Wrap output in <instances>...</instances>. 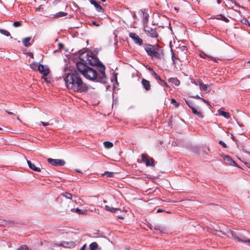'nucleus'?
Listing matches in <instances>:
<instances>
[{
	"label": "nucleus",
	"instance_id": "obj_40",
	"mask_svg": "<svg viewBox=\"0 0 250 250\" xmlns=\"http://www.w3.org/2000/svg\"><path fill=\"white\" fill-rule=\"evenodd\" d=\"M173 105H174L175 107L179 106V104L174 99H173Z\"/></svg>",
	"mask_w": 250,
	"mask_h": 250
},
{
	"label": "nucleus",
	"instance_id": "obj_1",
	"mask_svg": "<svg viewBox=\"0 0 250 250\" xmlns=\"http://www.w3.org/2000/svg\"><path fill=\"white\" fill-rule=\"evenodd\" d=\"M63 77L68 89L79 92H86L87 90V85L83 83L76 71L70 72L69 70H65Z\"/></svg>",
	"mask_w": 250,
	"mask_h": 250
},
{
	"label": "nucleus",
	"instance_id": "obj_6",
	"mask_svg": "<svg viewBox=\"0 0 250 250\" xmlns=\"http://www.w3.org/2000/svg\"><path fill=\"white\" fill-rule=\"evenodd\" d=\"M144 31L149 36L153 38L157 37L158 34L156 31L152 28L145 26L144 28Z\"/></svg>",
	"mask_w": 250,
	"mask_h": 250
},
{
	"label": "nucleus",
	"instance_id": "obj_61",
	"mask_svg": "<svg viewBox=\"0 0 250 250\" xmlns=\"http://www.w3.org/2000/svg\"><path fill=\"white\" fill-rule=\"evenodd\" d=\"M247 166L248 167L250 168V164H248Z\"/></svg>",
	"mask_w": 250,
	"mask_h": 250
},
{
	"label": "nucleus",
	"instance_id": "obj_49",
	"mask_svg": "<svg viewBox=\"0 0 250 250\" xmlns=\"http://www.w3.org/2000/svg\"><path fill=\"white\" fill-rule=\"evenodd\" d=\"M203 99V101L205 102L206 103L208 104H209V102L207 101H206V100L204 99Z\"/></svg>",
	"mask_w": 250,
	"mask_h": 250
},
{
	"label": "nucleus",
	"instance_id": "obj_2",
	"mask_svg": "<svg viewBox=\"0 0 250 250\" xmlns=\"http://www.w3.org/2000/svg\"><path fill=\"white\" fill-rule=\"evenodd\" d=\"M82 59L84 61H88V62L92 65H97L99 70V73H98L95 69L88 67L83 74L84 77L87 79L92 81L96 80L102 83H105L106 82L107 78L104 72L105 67L103 64L101 62H97L96 60L94 61V62H92L91 60L93 58L91 57H88V58L85 61L83 59Z\"/></svg>",
	"mask_w": 250,
	"mask_h": 250
},
{
	"label": "nucleus",
	"instance_id": "obj_38",
	"mask_svg": "<svg viewBox=\"0 0 250 250\" xmlns=\"http://www.w3.org/2000/svg\"><path fill=\"white\" fill-rule=\"evenodd\" d=\"M21 25V23L20 21H15L13 23V25L15 27H19Z\"/></svg>",
	"mask_w": 250,
	"mask_h": 250
},
{
	"label": "nucleus",
	"instance_id": "obj_60",
	"mask_svg": "<svg viewBox=\"0 0 250 250\" xmlns=\"http://www.w3.org/2000/svg\"><path fill=\"white\" fill-rule=\"evenodd\" d=\"M179 8H177V7H174V9L176 11H178Z\"/></svg>",
	"mask_w": 250,
	"mask_h": 250
},
{
	"label": "nucleus",
	"instance_id": "obj_19",
	"mask_svg": "<svg viewBox=\"0 0 250 250\" xmlns=\"http://www.w3.org/2000/svg\"><path fill=\"white\" fill-rule=\"evenodd\" d=\"M156 47L151 45H148L145 47V50L150 55L154 51Z\"/></svg>",
	"mask_w": 250,
	"mask_h": 250
},
{
	"label": "nucleus",
	"instance_id": "obj_33",
	"mask_svg": "<svg viewBox=\"0 0 250 250\" xmlns=\"http://www.w3.org/2000/svg\"><path fill=\"white\" fill-rule=\"evenodd\" d=\"M0 32L3 35H4L6 36H10V33L7 30L4 29H0Z\"/></svg>",
	"mask_w": 250,
	"mask_h": 250
},
{
	"label": "nucleus",
	"instance_id": "obj_36",
	"mask_svg": "<svg viewBox=\"0 0 250 250\" xmlns=\"http://www.w3.org/2000/svg\"><path fill=\"white\" fill-rule=\"evenodd\" d=\"M215 234L218 236H221V235L222 234H225V233L224 232H223L221 230H215Z\"/></svg>",
	"mask_w": 250,
	"mask_h": 250
},
{
	"label": "nucleus",
	"instance_id": "obj_59",
	"mask_svg": "<svg viewBox=\"0 0 250 250\" xmlns=\"http://www.w3.org/2000/svg\"><path fill=\"white\" fill-rule=\"evenodd\" d=\"M216 0L217 1L218 3H219V4L220 3L221 0Z\"/></svg>",
	"mask_w": 250,
	"mask_h": 250
},
{
	"label": "nucleus",
	"instance_id": "obj_30",
	"mask_svg": "<svg viewBox=\"0 0 250 250\" xmlns=\"http://www.w3.org/2000/svg\"><path fill=\"white\" fill-rule=\"evenodd\" d=\"M149 70H150V71H152V75L155 77V78L156 80H160V81H162V82L163 81L161 79V78H160V76H159L157 74H156V72H155V71H153L152 69H151V68H149Z\"/></svg>",
	"mask_w": 250,
	"mask_h": 250
},
{
	"label": "nucleus",
	"instance_id": "obj_7",
	"mask_svg": "<svg viewBox=\"0 0 250 250\" xmlns=\"http://www.w3.org/2000/svg\"><path fill=\"white\" fill-rule=\"evenodd\" d=\"M129 37L134 41L135 43L141 45L142 44L143 41L139 36L134 33H130Z\"/></svg>",
	"mask_w": 250,
	"mask_h": 250
},
{
	"label": "nucleus",
	"instance_id": "obj_15",
	"mask_svg": "<svg viewBox=\"0 0 250 250\" xmlns=\"http://www.w3.org/2000/svg\"><path fill=\"white\" fill-rule=\"evenodd\" d=\"M199 86L200 89L204 90L206 93L210 91V86L209 85L204 84L202 82H199Z\"/></svg>",
	"mask_w": 250,
	"mask_h": 250
},
{
	"label": "nucleus",
	"instance_id": "obj_5",
	"mask_svg": "<svg viewBox=\"0 0 250 250\" xmlns=\"http://www.w3.org/2000/svg\"><path fill=\"white\" fill-rule=\"evenodd\" d=\"M47 162L49 164L54 166H62L65 164V161L62 159H54L52 158H48L47 159Z\"/></svg>",
	"mask_w": 250,
	"mask_h": 250
},
{
	"label": "nucleus",
	"instance_id": "obj_53",
	"mask_svg": "<svg viewBox=\"0 0 250 250\" xmlns=\"http://www.w3.org/2000/svg\"><path fill=\"white\" fill-rule=\"evenodd\" d=\"M187 104L188 105V106H189V108H190V106H192L188 102H187Z\"/></svg>",
	"mask_w": 250,
	"mask_h": 250
},
{
	"label": "nucleus",
	"instance_id": "obj_44",
	"mask_svg": "<svg viewBox=\"0 0 250 250\" xmlns=\"http://www.w3.org/2000/svg\"><path fill=\"white\" fill-rule=\"evenodd\" d=\"M87 53H83V54H82L81 55H80V57L81 58H83V57L84 56V55H86V56H87Z\"/></svg>",
	"mask_w": 250,
	"mask_h": 250
},
{
	"label": "nucleus",
	"instance_id": "obj_45",
	"mask_svg": "<svg viewBox=\"0 0 250 250\" xmlns=\"http://www.w3.org/2000/svg\"><path fill=\"white\" fill-rule=\"evenodd\" d=\"M41 9H43V8L41 7V6H39L38 8H36V11L40 10Z\"/></svg>",
	"mask_w": 250,
	"mask_h": 250
},
{
	"label": "nucleus",
	"instance_id": "obj_39",
	"mask_svg": "<svg viewBox=\"0 0 250 250\" xmlns=\"http://www.w3.org/2000/svg\"><path fill=\"white\" fill-rule=\"evenodd\" d=\"M19 250H29V249L26 246L24 245L21 246Z\"/></svg>",
	"mask_w": 250,
	"mask_h": 250
},
{
	"label": "nucleus",
	"instance_id": "obj_51",
	"mask_svg": "<svg viewBox=\"0 0 250 250\" xmlns=\"http://www.w3.org/2000/svg\"><path fill=\"white\" fill-rule=\"evenodd\" d=\"M169 45H170V51L172 52L171 42H170Z\"/></svg>",
	"mask_w": 250,
	"mask_h": 250
},
{
	"label": "nucleus",
	"instance_id": "obj_31",
	"mask_svg": "<svg viewBox=\"0 0 250 250\" xmlns=\"http://www.w3.org/2000/svg\"><path fill=\"white\" fill-rule=\"evenodd\" d=\"M141 157H142V161L145 163H146L147 162V161L148 160V159H149L148 158V156L146 154H142L141 155Z\"/></svg>",
	"mask_w": 250,
	"mask_h": 250
},
{
	"label": "nucleus",
	"instance_id": "obj_43",
	"mask_svg": "<svg viewBox=\"0 0 250 250\" xmlns=\"http://www.w3.org/2000/svg\"><path fill=\"white\" fill-rule=\"evenodd\" d=\"M92 24L96 25L97 26H100V24L97 23L96 21H92Z\"/></svg>",
	"mask_w": 250,
	"mask_h": 250
},
{
	"label": "nucleus",
	"instance_id": "obj_21",
	"mask_svg": "<svg viewBox=\"0 0 250 250\" xmlns=\"http://www.w3.org/2000/svg\"><path fill=\"white\" fill-rule=\"evenodd\" d=\"M104 208L106 211H110L111 212H114L116 211L119 210L120 209L119 208L110 207L107 205L105 206Z\"/></svg>",
	"mask_w": 250,
	"mask_h": 250
},
{
	"label": "nucleus",
	"instance_id": "obj_28",
	"mask_svg": "<svg viewBox=\"0 0 250 250\" xmlns=\"http://www.w3.org/2000/svg\"><path fill=\"white\" fill-rule=\"evenodd\" d=\"M146 166H154V160L152 158H149L147 162L146 163Z\"/></svg>",
	"mask_w": 250,
	"mask_h": 250
},
{
	"label": "nucleus",
	"instance_id": "obj_42",
	"mask_svg": "<svg viewBox=\"0 0 250 250\" xmlns=\"http://www.w3.org/2000/svg\"><path fill=\"white\" fill-rule=\"evenodd\" d=\"M41 124L43 126H47V125H50L49 123H48V122H41Z\"/></svg>",
	"mask_w": 250,
	"mask_h": 250
},
{
	"label": "nucleus",
	"instance_id": "obj_8",
	"mask_svg": "<svg viewBox=\"0 0 250 250\" xmlns=\"http://www.w3.org/2000/svg\"><path fill=\"white\" fill-rule=\"evenodd\" d=\"M76 245V243L74 241H69V242H67V241H62V242H61L60 243H59V244H58V246H62V247H63L64 248H73L74 247H75V246Z\"/></svg>",
	"mask_w": 250,
	"mask_h": 250
},
{
	"label": "nucleus",
	"instance_id": "obj_24",
	"mask_svg": "<svg viewBox=\"0 0 250 250\" xmlns=\"http://www.w3.org/2000/svg\"><path fill=\"white\" fill-rule=\"evenodd\" d=\"M218 112L220 115H221L227 119H229V112H225L220 110H218Z\"/></svg>",
	"mask_w": 250,
	"mask_h": 250
},
{
	"label": "nucleus",
	"instance_id": "obj_26",
	"mask_svg": "<svg viewBox=\"0 0 250 250\" xmlns=\"http://www.w3.org/2000/svg\"><path fill=\"white\" fill-rule=\"evenodd\" d=\"M216 19L217 20H222V21H225L226 22H228L229 21L228 18H226L223 15H218L217 16V17L216 18Z\"/></svg>",
	"mask_w": 250,
	"mask_h": 250
},
{
	"label": "nucleus",
	"instance_id": "obj_50",
	"mask_svg": "<svg viewBox=\"0 0 250 250\" xmlns=\"http://www.w3.org/2000/svg\"><path fill=\"white\" fill-rule=\"evenodd\" d=\"M59 46H60V48H62V47H63V45L62 43H60L59 44Z\"/></svg>",
	"mask_w": 250,
	"mask_h": 250
},
{
	"label": "nucleus",
	"instance_id": "obj_12",
	"mask_svg": "<svg viewBox=\"0 0 250 250\" xmlns=\"http://www.w3.org/2000/svg\"><path fill=\"white\" fill-rule=\"evenodd\" d=\"M154 229L159 230L161 232L165 233L167 231V227L164 225H155L153 226Z\"/></svg>",
	"mask_w": 250,
	"mask_h": 250
},
{
	"label": "nucleus",
	"instance_id": "obj_32",
	"mask_svg": "<svg viewBox=\"0 0 250 250\" xmlns=\"http://www.w3.org/2000/svg\"><path fill=\"white\" fill-rule=\"evenodd\" d=\"M114 174V173H113V172L107 171V172H105L104 173L102 174V175L103 176L105 175L107 177H112L113 176Z\"/></svg>",
	"mask_w": 250,
	"mask_h": 250
},
{
	"label": "nucleus",
	"instance_id": "obj_9",
	"mask_svg": "<svg viewBox=\"0 0 250 250\" xmlns=\"http://www.w3.org/2000/svg\"><path fill=\"white\" fill-rule=\"evenodd\" d=\"M38 71L41 72L44 76H46L49 73V69L42 64L39 65Z\"/></svg>",
	"mask_w": 250,
	"mask_h": 250
},
{
	"label": "nucleus",
	"instance_id": "obj_41",
	"mask_svg": "<svg viewBox=\"0 0 250 250\" xmlns=\"http://www.w3.org/2000/svg\"><path fill=\"white\" fill-rule=\"evenodd\" d=\"M219 144L222 145L224 148H226L227 147L226 144L225 143H224L223 141H220L219 142Z\"/></svg>",
	"mask_w": 250,
	"mask_h": 250
},
{
	"label": "nucleus",
	"instance_id": "obj_56",
	"mask_svg": "<svg viewBox=\"0 0 250 250\" xmlns=\"http://www.w3.org/2000/svg\"><path fill=\"white\" fill-rule=\"evenodd\" d=\"M30 56L32 58H33V55L32 53H30Z\"/></svg>",
	"mask_w": 250,
	"mask_h": 250
},
{
	"label": "nucleus",
	"instance_id": "obj_63",
	"mask_svg": "<svg viewBox=\"0 0 250 250\" xmlns=\"http://www.w3.org/2000/svg\"><path fill=\"white\" fill-rule=\"evenodd\" d=\"M211 60H213V61H215V59L214 58H211Z\"/></svg>",
	"mask_w": 250,
	"mask_h": 250
},
{
	"label": "nucleus",
	"instance_id": "obj_11",
	"mask_svg": "<svg viewBox=\"0 0 250 250\" xmlns=\"http://www.w3.org/2000/svg\"><path fill=\"white\" fill-rule=\"evenodd\" d=\"M78 70L83 75L88 66L85 65L82 62H78L77 64Z\"/></svg>",
	"mask_w": 250,
	"mask_h": 250
},
{
	"label": "nucleus",
	"instance_id": "obj_48",
	"mask_svg": "<svg viewBox=\"0 0 250 250\" xmlns=\"http://www.w3.org/2000/svg\"><path fill=\"white\" fill-rule=\"evenodd\" d=\"M162 211H163V210L162 209L159 208V209H158L157 210V212H162Z\"/></svg>",
	"mask_w": 250,
	"mask_h": 250
},
{
	"label": "nucleus",
	"instance_id": "obj_64",
	"mask_svg": "<svg viewBox=\"0 0 250 250\" xmlns=\"http://www.w3.org/2000/svg\"><path fill=\"white\" fill-rule=\"evenodd\" d=\"M163 83H164L165 85H167V83H166V82H163Z\"/></svg>",
	"mask_w": 250,
	"mask_h": 250
},
{
	"label": "nucleus",
	"instance_id": "obj_14",
	"mask_svg": "<svg viewBox=\"0 0 250 250\" xmlns=\"http://www.w3.org/2000/svg\"><path fill=\"white\" fill-rule=\"evenodd\" d=\"M27 163L28 165V167L30 169L37 172L41 171L40 167H36L35 165L34 164H33L31 161H27Z\"/></svg>",
	"mask_w": 250,
	"mask_h": 250
},
{
	"label": "nucleus",
	"instance_id": "obj_20",
	"mask_svg": "<svg viewBox=\"0 0 250 250\" xmlns=\"http://www.w3.org/2000/svg\"><path fill=\"white\" fill-rule=\"evenodd\" d=\"M67 15V13L64 12H59L54 15H53V18H58L62 17H64Z\"/></svg>",
	"mask_w": 250,
	"mask_h": 250
},
{
	"label": "nucleus",
	"instance_id": "obj_23",
	"mask_svg": "<svg viewBox=\"0 0 250 250\" xmlns=\"http://www.w3.org/2000/svg\"><path fill=\"white\" fill-rule=\"evenodd\" d=\"M145 11H146L145 10H142V12L144 16L143 21H144V24H146L147 23V22L148 20V17H149L148 14H147Z\"/></svg>",
	"mask_w": 250,
	"mask_h": 250
},
{
	"label": "nucleus",
	"instance_id": "obj_16",
	"mask_svg": "<svg viewBox=\"0 0 250 250\" xmlns=\"http://www.w3.org/2000/svg\"><path fill=\"white\" fill-rule=\"evenodd\" d=\"M90 3L92 5H94L97 10L99 12H102L103 11V9L102 7L97 2L94 0H89Z\"/></svg>",
	"mask_w": 250,
	"mask_h": 250
},
{
	"label": "nucleus",
	"instance_id": "obj_10",
	"mask_svg": "<svg viewBox=\"0 0 250 250\" xmlns=\"http://www.w3.org/2000/svg\"><path fill=\"white\" fill-rule=\"evenodd\" d=\"M162 54V50L157 47H156L154 50V51L152 52L149 56L151 57H155L157 58H159L161 57Z\"/></svg>",
	"mask_w": 250,
	"mask_h": 250
},
{
	"label": "nucleus",
	"instance_id": "obj_22",
	"mask_svg": "<svg viewBox=\"0 0 250 250\" xmlns=\"http://www.w3.org/2000/svg\"><path fill=\"white\" fill-rule=\"evenodd\" d=\"M31 40V37H28L26 38L23 39L22 40V43L25 46H28L29 45H30V41Z\"/></svg>",
	"mask_w": 250,
	"mask_h": 250
},
{
	"label": "nucleus",
	"instance_id": "obj_55",
	"mask_svg": "<svg viewBox=\"0 0 250 250\" xmlns=\"http://www.w3.org/2000/svg\"><path fill=\"white\" fill-rule=\"evenodd\" d=\"M169 26L170 30H172V27H171V23L170 22L169 23Z\"/></svg>",
	"mask_w": 250,
	"mask_h": 250
},
{
	"label": "nucleus",
	"instance_id": "obj_37",
	"mask_svg": "<svg viewBox=\"0 0 250 250\" xmlns=\"http://www.w3.org/2000/svg\"><path fill=\"white\" fill-rule=\"evenodd\" d=\"M64 196L68 199H71L72 198V195L69 193H65Z\"/></svg>",
	"mask_w": 250,
	"mask_h": 250
},
{
	"label": "nucleus",
	"instance_id": "obj_46",
	"mask_svg": "<svg viewBox=\"0 0 250 250\" xmlns=\"http://www.w3.org/2000/svg\"><path fill=\"white\" fill-rule=\"evenodd\" d=\"M42 79H43L44 80V81H46V82H48L47 80V78H45V76H44L43 75V76L42 77Z\"/></svg>",
	"mask_w": 250,
	"mask_h": 250
},
{
	"label": "nucleus",
	"instance_id": "obj_58",
	"mask_svg": "<svg viewBox=\"0 0 250 250\" xmlns=\"http://www.w3.org/2000/svg\"><path fill=\"white\" fill-rule=\"evenodd\" d=\"M7 112L9 114H13V113L11 112H9V111H7Z\"/></svg>",
	"mask_w": 250,
	"mask_h": 250
},
{
	"label": "nucleus",
	"instance_id": "obj_13",
	"mask_svg": "<svg viewBox=\"0 0 250 250\" xmlns=\"http://www.w3.org/2000/svg\"><path fill=\"white\" fill-rule=\"evenodd\" d=\"M224 161L226 164L236 166V164L229 156H225L224 157Z\"/></svg>",
	"mask_w": 250,
	"mask_h": 250
},
{
	"label": "nucleus",
	"instance_id": "obj_47",
	"mask_svg": "<svg viewBox=\"0 0 250 250\" xmlns=\"http://www.w3.org/2000/svg\"><path fill=\"white\" fill-rule=\"evenodd\" d=\"M85 247H86V245H83V246L81 248V250H85Z\"/></svg>",
	"mask_w": 250,
	"mask_h": 250
},
{
	"label": "nucleus",
	"instance_id": "obj_35",
	"mask_svg": "<svg viewBox=\"0 0 250 250\" xmlns=\"http://www.w3.org/2000/svg\"><path fill=\"white\" fill-rule=\"evenodd\" d=\"M173 83H174L175 85L178 86L180 84V82L178 79L173 78Z\"/></svg>",
	"mask_w": 250,
	"mask_h": 250
},
{
	"label": "nucleus",
	"instance_id": "obj_25",
	"mask_svg": "<svg viewBox=\"0 0 250 250\" xmlns=\"http://www.w3.org/2000/svg\"><path fill=\"white\" fill-rule=\"evenodd\" d=\"M91 250H98V245L97 243L93 242L90 245Z\"/></svg>",
	"mask_w": 250,
	"mask_h": 250
},
{
	"label": "nucleus",
	"instance_id": "obj_52",
	"mask_svg": "<svg viewBox=\"0 0 250 250\" xmlns=\"http://www.w3.org/2000/svg\"><path fill=\"white\" fill-rule=\"evenodd\" d=\"M182 47L183 48L184 50H187V48L185 46H182Z\"/></svg>",
	"mask_w": 250,
	"mask_h": 250
},
{
	"label": "nucleus",
	"instance_id": "obj_34",
	"mask_svg": "<svg viewBox=\"0 0 250 250\" xmlns=\"http://www.w3.org/2000/svg\"><path fill=\"white\" fill-rule=\"evenodd\" d=\"M241 22L243 24H248L250 26V22L246 18H243L241 20Z\"/></svg>",
	"mask_w": 250,
	"mask_h": 250
},
{
	"label": "nucleus",
	"instance_id": "obj_54",
	"mask_svg": "<svg viewBox=\"0 0 250 250\" xmlns=\"http://www.w3.org/2000/svg\"><path fill=\"white\" fill-rule=\"evenodd\" d=\"M76 171L77 172H79V173H82V172L80 170H78V169H76Z\"/></svg>",
	"mask_w": 250,
	"mask_h": 250
},
{
	"label": "nucleus",
	"instance_id": "obj_18",
	"mask_svg": "<svg viewBox=\"0 0 250 250\" xmlns=\"http://www.w3.org/2000/svg\"><path fill=\"white\" fill-rule=\"evenodd\" d=\"M190 108L192 110V112L198 117L200 118H203L204 116L202 113L200 111H198L195 107L193 106H190Z\"/></svg>",
	"mask_w": 250,
	"mask_h": 250
},
{
	"label": "nucleus",
	"instance_id": "obj_62",
	"mask_svg": "<svg viewBox=\"0 0 250 250\" xmlns=\"http://www.w3.org/2000/svg\"><path fill=\"white\" fill-rule=\"evenodd\" d=\"M195 97H196V98H198V99H200V98H200L199 96H198V95H197Z\"/></svg>",
	"mask_w": 250,
	"mask_h": 250
},
{
	"label": "nucleus",
	"instance_id": "obj_27",
	"mask_svg": "<svg viewBox=\"0 0 250 250\" xmlns=\"http://www.w3.org/2000/svg\"><path fill=\"white\" fill-rule=\"evenodd\" d=\"M104 147L107 149L110 148L113 146V144L108 141L104 142Z\"/></svg>",
	"mask_w": 250,
	"mask_h": 250
},
{
	"label": "nucleus",
	"instance_id": "obj_3",
	"mask_svg": "<svg viewBox=\"0 0 250 250\" xmlns=\"http://www.w3.org/2000/svg\"><path fill=\"white\" fill-rule=\"evenodd\" d=\"M228 237L236 239L238 242L243 243H248L250 241L249 238H247L243 232H235L229 230L228 231Z\"/></svg>",
	"mask_w": 250,
	"mask_h": 250
},
{
	"label": "nucleus",
	"instance_id": "obj_29",
	"mask_svg": "<svg viewBox=\"0 0 250 250\" xmlns=\"http://www.w3.org/2000/svg\"><path fill=\"white\" fill-rule=\"evenodd\" d=\"M30 68L35 71H38L39 69V65L35 62L32 63L30 65Z\"/></svg>",
	"mask_w": 250,
	"mask_h": 250
},
{
	"label": "nucleus",
	"instance_id": "obj_57",
	"mask_svg": "<svg viewBox=\"0 0 250 250\" xmlns=\"http://www.w3.org/2000/svg\"><path fill=\"white\" fill-rule=\"evenodd\" d=\"M172 57H173V62H174V59L173 58H175V56H174V53L173 52V56H172Z\"/></svg>",
	"mask_w": 250,
	"mask_h": 250
},
{
	"label": "nucleus",
	"instance_id": "obj_4",
	"mask_svg": "<svg viewBox=\"0 0 250 250\" xmlns=\"http://www.w3.org/2000/svg\"><path fill=\"white\" fill-rule=\"evenodd\" d=\"M68 203H69V205L68 206V207L67 208H65V209L67 211V210H71L72 212H76L77 213V214H86V212H87V210H82V209H80L78 208H71V207H70V204H73V202L71 201H68Z\"/></svg>",
	"mask_w": 250,
	"mask_h": 250
},
{
	"label": "nucleus",
	"instance_id": "obj_17",
	"mask_svg": "<svg viewBox=\"0 0 250 250\" xmlns=\"http://www.w3.org/2000/svg\"><path fill=\"white\" fill-rule=\"evenodd\" d=\"M142 84H143L144 88L146 90H148L150 88V83L148 81H147L145 79H142Z\"/></svg>",
	"mask_w": 250,
	"mask_h": 250
}]
</instances>
